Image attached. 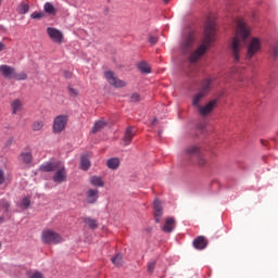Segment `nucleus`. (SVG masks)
Returning <instances> with one entry per match:
<instances>
[{"mask_svg":"<svg viewBox=\"0 0 278 278\" xmlns=\"http://www.w3.org/2000/svg\"><path fill=\"white\" fill-rule=\"evenodd\" d=\"M149 42H150V45H157V37L150 35Z\"/></svg>","mask_w":278,"mask_h":278,"instance_id":"nucleus-41","label":"nucleus"},{"mask_svg":"<svg viewBox=\"0 0 278 278\" xmlns=\"http://www.w3.org/2000/svg\"><path fill=\"white\" fill-rule=\"evenodd\" d=\"M106 166L108 168H111V170H116V168L121 166V160H118V157L109 159Z\"/></svg>","mask_w":278,"mask_h":278,"instance_id":"nucleus-25","label":"nucleus"},{"mask_svg":"<svg viewBox=\"0 0 278 278\" xmlns=\"http://www.w3.org/2000/svg\"><path fill=\"white\" fill-rule=\"evenodd\" d=\"M261 49H262V41H260L257 37L252 38L250 43L248 45L247 59L251 60V58L257 54Z\"/></svg>","mask_w":278,"mask_h":278,"instance_id":"nucleus-6","label":"nucleus"},{"mask_svg":"<svg viewBox=\"0 0 278 278\" xmlns=\"http://www.w3.org/2000/svg\"><path fill=\"white\" fill-rule=\"evenodd\" d=\"M60 162H48L42 165H40L39 170L42 173H53L58 168V165Z\"/></svg>","mask_w":278,"mask_h":278,"instance_id":"nucleus-15","label":"nucleus"},{"mask_svg":"<svg viewBox=\"0 0 278 278\" xmlns=\"http://www.w3.org/2000/svg\"><path fill=\"white\" fill-rule=\"evenodd\" d=\"M138 68L140 73H143L144 75H149V73H151V66H149L147 62L139 63Z\"/></svg>","mask_w":278,"mask_h":278,"instance_id":"nucleus-28","label":"nucleus"},{"mask_svg":"<svg viewBox=\"0 0 278 278\" xmlns=\"http://www.w3.org/2000/svg\"><path fill=\"white\" fill-rule=\"evenodd\" d=\"M47 34L52 42H55L56 45H62L64 42V34L62 33V30L53 27H48Z\"/></svg>","mask_w":278,"mask_h":278,"instance_id":"nucleus-7","label":"nucleus"},{"mask_svg":"<svg viewBox=\"0 0 278 278\" xmlns=\"http://www.w3.org/2000/svg\"><path fill=\"white\" fill-rule=\"evenodd\" d=\"M13 79H16V81H25L27 79V74L25 72H15V74L13 75Z\"/></svg>","mask_w":278,"mask_h":278,"instance_id":"nucleus-33","label":"nucleus"},{"mask_svg":"<svg viewBox=\"0 0 278 278\" xmlns=\"http://www.w3.org/2000/svg\"><path fill=\"white\" fill-rule=\"evenodd\" d=\"M175 230V218L169 217L165 220V225L162 227V231L165 233H173Z\"/></svg>","mask_w":278,"mask_h":278,"instance_id":"nucleus-18","label":"nucleus"},{"mask_svg":"<svg viewBox=\"0 0 278 278\" xmlns=\"http://www.w3.org/2000/svg\"><path fill=\"white\" fill-rule=\"evenodd\" d=\"M104 77L108 84H110V86H113V88H125V86H127V83L116 77V74L112 71L105 72Z\"/></svg>","mask_w":278,"mask_h":278,"instance_id":"nucleus-5","label":"nucleus"},{"mask_svg":"<svg viewBox=\"0 0 278 278\" xmlns=\"http://www.w3.org/2000/svg\"><path fill=\"white\" fill-rule=\"evenodd\" d=\"M20 157L24 164H27V165L31 164L33 156L30 152H22Z\"/></svg>","mask_w":278,"mask_h":278,"instance_id":"nucleus-29","label":"nucleus"},{"mask_svg":"<svg viewBox=\"0 0 278 278\" xmlns=\"http://www.w3.org/2000/svg\"><path fill=\"white\" fill-rule=\"evenodd\" d=\"M212 84H214V78H206L202 81L200 92L204 93L205 96L210 90H212Z\"/></svg>","mask_w":278,"mask_h":278,"instance_id":"nucleus-19","label":"nucleus"},{"mask_svg":"<svg viewBox=\"0 0 278 278\" xmlns=\"http://www.w3.org/2000/svg\"><path fill=\"white\" fill-rule=\"evenodd\" d=\"M155 270V261H152L148 264V273H153Z\"/></svg>","mask_w":278,"mask_h":278,"instance_id":"nucleus-40","label":"nucleus"},{"mask_svg":"<svg viewBox=\"0 0 278 278\" xmlns=\"http://www.w3.org/2000/svg\"><path fill=\"white\" fill-rule=\"evenodd\" d=\"M0 249H1V242H0Z\"/></svg>","mask_w":278,"mask_h":278,"instance_id":"nucleus-49","label":"nucleus"},{"mask_svg":"<svg viewBox=\"0 0 278 278\" xmlns=\"http://www.w3.org/2000/svg\"><path fill=\"white\" fill-rule=\"evenodd\" d=\"M215 40H216V24L212 21H207L204 29V37L202 40V45H200L199 48L190 55L189 62H191V64H194V62H199L200 58H202V55H205V52L207 51V49H210V46Z\"/></svg>","mask_w":278,"mask_h":278,"instance_id":"nucleus-2","label":"nucleus"},{"mask_svg":"<svg viewBox=\"0 0 278 278\" xmlns=\"http://www.w3.org/2000/svg\"><path fill=\"white\" fill-rule=\"evenodd\" d=\"M70 93L73 94V97H77V94H79V91H77V89L70 88Z\"/></svg>","mask_w":278,"mask_h":278,"instance_id":"nucleus-44","label":"nucleus"},{"mask_svg":"<svg viewBox=\"0 0 278 278\" xmlns=\"http://www.w3.org/2000/svg\"><path fill=\"white\" fill-rule=\"evenodd\" d=\"M17 12H18V14H27V12H29V4H27L25 2H21L17 5Z\"/></svg>","mask_w":278,"mask_h":278,"instance_id":"nucleus-30","label":"nucleus"},{"mask_svg":"<svg viewBox=\"0 0 278 278\" xmlns=\"http://www.w3.org/2000/svg\"><path fill=\"white\" fill-rule=\"evenodd\" d=\"M5 51V45L0 41V52Z\"/></svg>","mask_w":278,"mask_h":278,"instance_id":"nucleus-45","label":"nucleus"},{"mask_svg":"<svg viewBox=\"0 0 278 278\" xmlns=\"http://www.w3.org/2000/svg\"><path fill=\"white\" fill-rule=\"evenodd\" d=\"M31 205V200L29 198H23L21 202L22 210H27Z\"/></svg>","mask_w":278,"mask_h":278,"instance_id":"nucleus-36","label":"nucleus"},{"mask_svg":"<svg viewBox=\"0 0 278 278\" xmlns=\"http://www.w3.org/2000/svg\"><path fill=\"white\" fill-rule=\"evenodd\" d=\"M195 157L198 166H205L207 164V160H205V156L201 152Z\"/></svg>","mask_w":278,"mask_h":278,"instance_id":"nucleus-35","label":"nucleus"},{"mask_svg":"<svg viewBox=\"0 0 278 278\" xmlns=\"http://www.w3.org/2000/svg\"><path fill=\"white\" fill-rule=\"evenodd\" d=\"M205 97V93L199 91L195 96H193V99H192V105L193 108H201V101H203Z\"/></svg>","mask_w":278,"mask_h":278,"instance_id":"nucleus-23","label":"nucleus"},{"mask_svg":"<svg viewBox=\"0 0 278 278\" xmlns=\"http://www.w3.org/2000/svg\"><path fill=\"white\" fill-rule=\"evenodd\" d=\"M140 101H142V97L140 96V93H131L130 94V102L131 103H140Z\"/></svg>","mask_w":278,"mask_h":278,"instance_id":"nucleus-37","label":"nucleus"},{"mask_svg":"<svg viewBox=\"0 0 278 278\" xmlns=\"http://www.w3.org/2000/svg\"><path fill=\"white\" fill-rule=\"evenodd\" d=\"M164 212L162 211V202L160 200H154V218L155 223H160L162 220Z\"/></svg>","mask_w":278,"mask_h":278,"instance_id":"nucleus-14","label":"nucleus"},{"mask_svg":"<svg viewBox=\"0 0 278 278\" xmlns=\"http://www.w3.org/2000/svg\"><path fill=\"white\" fill-rule=\"evenodd\" d=\"M164 1V3H168L170 0H163Z\"/></svg>","mask_w":278,"mask_h":278,"instance_id":"nucleus-47","label":"nucleus"},{"mask_svg":"<svg viewBox=\"0 0 278 278\" xmlns=\"http://www.w3.org/2000/svg\"><path fill=\"white\" fill-rule=\"evenodd\" d=\"M55 170L53 176L54 184H64L66 181V167L62 163H59Z\"/></svg>","mask_w":278,"mask_h":278,"instance_id":"nucleus-8","label":"nucleus"},{"mask_svg":"<svg viewBox=\"0 0 278 278\" xmlns=\"http://www.w3.org/2000/svg\"><path fill=\"white\" fill-rule=\"evenodd\" d=\"M66 125H68V115L61 114L54 117L52 124L53 134H62L66 129Z\"/></svg>","mask_w":278,"mask_h":278,"instance_id":"nucleus-4","label":"nucleus"},{"mask_svg":"<svg viewBox=\"0 0 278 278\" xmlns=\"http://www.w3.org/2000/svg\"><path fill=\"white\" fill-rule=\"evenodd\" d=\"M3 220V218H0V223Z\"/></svg>","mask_w":278,"mask_h":278,"instance_id":"nucleus-48","label":"nucleus"},{"mask_svg":"<svg viewBox=\"0 0 278 278\" xmlns=\"http://www.w3.org/2000/svg\"><path fill=\"white\" fill-rule=\"evenodd\" d=\"M30 129L35 132L42 131V129H45V119H37L33 122L30 125Z\"/></svg>","mask_w":278,"mask_h":278,"instance_id":"nucleus-20","label":"nucleus"},{"mask_svg":"<svg viewBox=\"0 0 278 278\" xmlns=\"http://www.w3.org/2000/svg\"><path fill=\"white\" fill-rule=\"evenodd\" d=\"M89 181L91 186H94L96 188H103L105 186L103 178H101L100 176H91Z\"/></svg>","mask_w":278,"mask_h":278,"instance_id":"nucleus-22","label":"nucleus"},{"mask_svg":"<svg viewBox=\"0 0 278 278\" xmlns=\"http://www.w3.org/2000/svg\"><path fill=\"white\" fill-rule=\"evenodd\" d=\"M201 153V150L197 146H190L185 149V155L189 160L192 157H197Z\"/></svg>","mask_w":278,"mask_h":278,"instance_id":"nucleus-17","label":"nucleus"},{"mask_svg":"<svg viewBox=\"0 0 278 278\" xmlns=\"http://www.w3.org/2000/svg\"><path fill=\"white\" fill-rule=\"evenodd\" d=\"M251 36V29L242 21L237 22V28L230 46V51L235 62H240V51L247 45V39Z\"/></svg>","mask_w":278,"mask_h":278,"instance_id":"nucleus-1","label":"nucleus"},{"mask_svg":"<svg viewBox=\"0 0 278 278\" xmlns=\"http://www.w3.org/2000/svg\"><path fill=\"white\" fill-rule=\"evenodd\" d=\"M5 184V173H3V169H0V185Z\"/></svg>","mask_w":278,"mask_h":278,"instance_id":"nucleus-42","label":"nucleus"},{"mask_svg":"<svg viewBox=\"0 0 278 278\" xmlns=\"http://www.w3.org/2000/svg\"><path fill=\"white\" fill-rule=\"evenodd\" d=\"M155 123H157V118H154V119L152 121V125H155Z\"/></svg>","mask_w":278,"mask_h":278,"instance_id":"nucleus-46","label":"nucleus"},{"mask_svg":"<svg viewBox=\"0 0 278 278\" xmlns=\"http://www.w3.org/2000/svg\"><path fill=\"white\" fill-rule=\"evenodd\" d=\"M84 223H86V225H88V227H90V229H97V227H99L97 219H92L90 217H86L84 219Z\"/></svg>","mask_w":278,"mask_h":278,"instance_id":"nucleus-31","label":"nucleus"},{"mask_svg":"<svg viewBox=\"0 0 278 278\" xmlns=\"http://www.w3.org/2000/svg\"><path fill=\"white\" fill-rule=\"evenodd\" d=\"M29 278H45V276H42V273L40 271H35L33 275L29 276Z\"/></svg>","mask_w":278,"mask_h":278,"instance_id":"nucleus-43","label":"nucleus"},{"mask_svg":"<svg viewBox=\"0 0 278 278\" xmlns=\"http://www.w3.org/2000/svg\"><path fill=\"white\" fill-rule=\"evenodd\" d=\"M216 103H218V100L215 99L206 103L204 106H199V114L201 116H208V114H212L214 112Z\"/></svg>","mask_w":278,"mask_h":278,"instance_id":"nucleus-9","label":"nucleus"},{"mask_svg":"<svg viewBox=\"0 0 278 278\" xmlns=\"http://www.w3.org/2000/svg\"><path fill=\"white\" fill-rule=\"evenodd\" d=\"M16 70L10 65H0V73L7 79H14Z\"/></svg>","mask_w":278,"mask_h":278,"instance_id":"nucleus-12","label":"nucleus"},{"mask_svg":"<svg viewBox=\"0 0 278 278\" xmlns=\"http://www.w3.org/2000/svg\"><path fill=\"white\" fill-rule=\"evenodd\" d=\"M43 10L47 14H51L52 16H55L58 14V10L51 2H46L43 5Z\"/></svg>","mask_w":278,"mask_h":278,"instance_id":"nucleus-27","label":"nucleus"},{"mask_svg":"<svg viewBox=\"0 0 278 278\" xmlns=\"http://www.w3.org/2000/svg\"><path fill=\"white\" fill-rule=\"evenodd\" d=\"M91 166L90 156L85 154L80 157V168L81 170H89Z\"/></svg>","mask_w":278,"mask_h":278,"instance_id":"nucleus-21","label":"nucleus"},{"mask_svg":"<svg viewBox=\"0 0 278 278\" xmlns=\"http://www.w3.org/2000/svg\"><path fill=\"white\" fill-rule=\"evenodd\" d=\"M134 136H136V134L134 132V127L131 126L127 127L125 131V136L123 138L124 147H128V144H131V141L134 140Z\"/></svg>","mask_w":278,"mask_h":278,"instance_id":"nucleus-13","label":"nucleus"},{"mask_svg":"<svg viewBox=\"0 0 278 278\" xmlns=\"http://www.w3.org/2000/svg\"><path fill=\"white\" fill-rule=\"evenodd\" d=\"M11 108L13 110L12 114H18V112L23 110V102H21L18 99H15L12 101Z\"/></svg>","mask_w":278,"mask_h":278,"instance_id":"nucleus-26","label":"nucleus"},{"mask_svg":"<svg viewBox=\"0 0 278 278\" xmlns=\"http://www.w3.org/2000/svg\"><path fill=\"white\" fill-rule=\"evenodd\" d=\"M41 241L43 244H60L64 239L55 230L48 229L42 231Z\"/></svg>","mask_w":278,"mask_h":278,"instance_id":"nucleus-3","label":"nucleus"},{"mask_svg":"<svg viewBox=\"0 0 278 278\" xmlns=\"http://www.w3.org/2000/svg\"><path fill=\"white\" fill-rule=\"evenodd\" d=\"M45 17V13L42 12H34L30 14V18H34V20H38V18H43Z\"/></svg>","mask_w":278,"mask_h":278,"instance_id":"nucleus-38","label":"nucleus"},{"mask_svg":"<svg viewBox=\"0 0 278 278\" xmlns=\"http://www.w3.org/2000/svg\"><path fill=\"white\" fill-rule=\"evenodd\" d=\"M194 42V37L192 35H188L185 37L180 43L181 53H190L192 51V43Z\"/></svg>","mask_w":278,"mask_h":278,"instance_id":"nucleus-10","label":"nucleus"},{"mask_svg":"<svg viewBox=\"0 0 278 278\" xmlns=\"http://www.w3.org/2000/svg\"><path fill=\"white\" fill-rule=\"evenodd\" d=\"M112 263L115 266H123V254H116L114 257H112Z\"/></svg>","mask_w":278,"mask_h":278,"instance_id":"nucleus-34","label":"nucleus"},{"mask_svg":"<svg viewBox=\"0 0 278 278\" xmlns=\"http://www.w3.org/2000/svg\"><path fill=\"white\" fill-rule=\"evenodd\" d=\"M105 127H108V122L100 119L96 122L94 126L91 129V134H97L101 131V129H104Z\"/></svg>","mask_w":278,"mask_h":278,"instance_id":"nucleus-24","label":"nucleus"},{"mask_svg":"<svg viewBox=\"0 0 278 278\" xmlns=\"http://www.w3.org/2000/svg\"><path fill=\"white\" fill-rule=\"evenodd\" d=\"M269 54L273 60H278V43H275L270 47Z\"/></svg>","mask_w":278,"mask_h":278,"instance_id":"nucleus-32","label":"nucleus"},{"mask_svg":"<svg viewBox=\"0 0 278 278\" xmlns=\"http://www.w3.org/2000/svg\"><path fill=\"white\" fill-rule=\"evenodd\" d=\"M86 201L89 205H94L99 201V189H88L86 191Z\"/></svg>","mask_w":278,"mask_h":278,"instance_id":"nucleus-11","label":"nucleus"},{"mask_svg":"<svg viewBox=\"0 0 278 278\" xmlns=\"http://www.w3.org/2000/svg\"><path fill=\"white\" fill-rule=\"evenodd\" d=\"M0 206L2 207V210H3L4 212H8V210H10V202H8V201H2L1 204H0Z\"/></svg>","mask_w":278,"mask_h":278,"instance_id":"nucleus-39","label":"nucleus"},{"mask_svg":"<svg viewBox=\"0 0 278 278\" xmlns=\"http://www.w3.org/2000/svg\"><path fill=\"white\" fill-rule=\"evenodd\" d=\"M193 247L198 251H203L207 247V240L203 236H199L193 240Z\"/></svg>","mask_w":278,"mask_h":278,"instance_id":"nucleus-16","label":"nucleus"}]
</instances>
